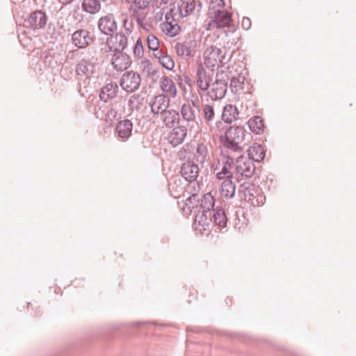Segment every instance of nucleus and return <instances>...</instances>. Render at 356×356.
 <instances>
[{"instance_id": "nucleus-1", "label": "nucleus", "mask_w": 356, "mask_h": 356, "mask_svg": "<svg viewBox=\"0 0 356 356\" xmlns=\"http://www.w3.org/2000/svg\"><path fill=\"white\" fill-rule=\"evenodd\" d=\"M250 136L243 127L231 126L226 130L225 135L220 137V140L227 153H241L245 145V138Z\"/></svg>"}, {"instance_id": "nucleus-2", "label": "nucleus", "mask_w": 356, "mask_h": 356, "mask_svg": "<svg viewBox=\"0 0 356 356\" xmlns=\"http://www.w3.org/2000/svg\"><path fill=\"white\" fill-rule=\"evenodd\" d=\"M224 6L223 0H216V3L212 1L210 3L209 15L212 19L208 23V29H220L232 26L233 24L232 15L229 12L222 9Z\"/></svg>"}, {"instance_id": "nucleus-3", "label": "nucleus", "mask_w": 356, "mask_h": 356, "mask_svg": "<svg viewBox=\"0 0 356 356\" xmlns=\"http://www.w3.org/2000/svg\"><path fill=\"white\" fill-rule=\"evenodd\" d=\"M232 54H227L226 48H218L211 46L204 51V65L209 69L213 71V68L217 66L224 65L229 62Z\"/></svg>"}, {"instance_id": "nucleus-4", "label": "nucleus", "mask_w": 356, "mask_h": 356, "mask_svg": "<svg viewBox=\"0 0 356 356\" xmlns=\"http://www.w3.org/2000/svg\"><path fill=\"white\" fill-rule=\"evenodd\" d=\"M256 167L250 159L239 155L236 158L234 178L239 181L243 177L250 178L255 172Z\"/></svg>"}, {"instance_id": "nucleus-5", "label": "nucleus", "mask_w": 356, "mask_h": 356, "mask_svg": "<svg viewBox=\"0 0 356 356\" xmlns=\"http://www.w3.org/2000/svg\"><path fill=\"white\" fill-rule=\"evenodd\" d=\"M229 77L222 72L216 74V81L211 84V88L208 92V95L212 100L222 99L227 92V83Z\"/></svg>"}, {"instance_id": "nucleus-6", "label": "nucleus", "mask_w": 356, "mask_h": 356, "mask_svg": "<svg viewBox=\"0 0 356 356\" xmlns=\"http://www.w3.org/2000/svg\"><path fill=\"white\" fill-rule=\"evenodd\" d=\"M97 27L100 32L108 36L106 43L111 39L118 29L117 22L113 14H108L101 17L97 22Z\"/></svg>"}, {"instance_id": "nucleus-7", "label": "nucleus", "mask_w": 356, "mask_h": 356, "mask_svg": "<svg viewBox=\"0 0 356 356\" xmlns=\"http://www.w3.org/2000/svg\"><path fill=\"white\" fill-rule=\"evenodd\" d=\"M141 83L140 76L133 71L124 72L120 80V85L123 90L128 92H134L137 90Z\"/></svg>"}, {"instance_id": "nucleus-8", "label": "nucleus", "mask_w": 356, "mask_h": 356, "mask_svg": "<svg viewBox=\"0 0 356 356\" xmlns=\"http://www.w3.org/2000/svg\"><path fill=\"white\" fill-rule=\"evenodd\" d=\"M95 37L87 29H80L72 35V44L79 49H85L94 42Z\"/></svg>"}, {"instance_id": "nucleus-9", "label": "nucleus", "mask_w": 356, "mask_h": 356, "mask_svg": "<svg viewBox=\"0 0 356 356\" xmlns=\"http://www.w3.org/2000/svg\"><path fill=\"white\" fill-rule=\"evenodd\" d=\"M24 22L33 29H43L47 24V16L44 11L37 10L31 12Z\"/></svg>"}, {"instance_id": "nucleus-10", "label": "nucleus", "mask_w": 356, "mask_h": 356, "mask_svg": "<svg viewBox=\"0 0 356 356\" xmlns=\"http://www.w3.org/2000/svg\"><path fill=\"white\" fill-rule=\"evenodd\" d=\"M170 106V98L164 94L155 96L150 102L151 111L155 115H163Z\"/></svg>"}, {"instance_id": "nucleus-11", "label": "nucleus", "mask_w": 356, "mask_h": 356, "mask_svg": "<svg viewBox=\"0 0 356 356\" xmlns=\"http://www.w3.org/2000/svg\"><path fill=\"white\" fill-rule=\"evenodd\" d=\"M195 47L196 41L194 40H187L182 42H177L175 45V49L177 55L187 58L194 56Z\"/></svg>"}, {"instance_id": "nucleus-12", "label": "nucleus", "mask_w": 356, "mask_h": 356, "mask_svg": "<svg viewBox=\"0 0 356 356\" xmlns=\"http://www.w3.org/2000/svg\"><path fill=\"white\" fill-rule=\"evenodd\" d=\"M168 136V140L172 146L176 147L181 144L187 136V127L184 124L172 127Z\"/></svg>"}, {"instance_id": "nucleus-13", "label": "nucleus", "mask_w": 356, "mask_h": 356, "mask_svg": "<svg viewBox=\"0 0 356 356\" xmlns=\"http://www.w3.org/2000/svg\"><path fill=\"white\" fill-rule=\"evenodd\" d=\"M131 64L130 56L124 52H115L111 58V65L117 71H124Z\"/></svg>"}, {"instance_id": "nucleus-14", "label": "nucleus", "mask_w": 356, "mask_h": 356, "mask_svg": "<svg viewBox=\"0 0 356 356\" xmlns=\"http://www.w3.org/2000/svg\"><path fill=\"white\" fill-rule=\"evenodd\" d=\"M199 171L198 165L190 161L184 163L180 169L181 175L188 182L197 179Z\"/></svg>"}, {"instance_id": "nucleus-15", "label": "nucleus", "mask_w": 356, "mask_h": 356, "mask_svg": "<svg viewBox=\"0 0 356 356\" xmlns=\"http://www.w3.org/2000/svg\"><path fill=\"white\" fill-rule=\"evenodd\" d=\"M95 71V65L90 58L81 59L76 65V74L79 76L90 77Z\"/></svg>"}, {"instance_id": "nucleus-16", "label": "nucleus", "mask_w": 356, "mask_h": 356, "mask_svg": "<svg viewBox=\"0 0 356 356\" xmlns=\"http://www.w3.org/2000/svg\"><path fill=\"white\" fill-rule=\"evenodd\" d=\"M132 130L133 123L128 119L120 120L115 127L118 138L122 141H127L130 138Z\"/></svg>"}, {"instance_id": "nucleus-17", "label": "nucleus", "mask_w": 356, "mask_h": 356, "mask_svg": "<svg viewBox=\"0 0 356 356\" xmlns=\"http://www.w3.org/2000/svg\"><path fill=\"white\" fill-rule=\"evenodd\" d=\"M180 112L183 121L187 122V126H190L191 123L197 124V119L200 118V113L197 109L191 108L189 104H183Z\"/></svg>"}, {"instance_id": "nucleus-18", "label": "nucleus", "mask_w": 356, "mask_h": 356, "mask_svg": "<svg viewBox=\"0 0 356 356\" xmlns=\"http://www.w3.org/2000/svg\"><path fill=\"white\" fill-rule=\"evenodd\" d=\"M118 92V86L115 83H108L103 86L99 92V98L101 100L107 102L114 99Z\"/></svg>"}, {"instance_id": "nucleus-19", "label": "nucleus", "mask_w": 356, "mask_h": 356, "mask_svg": "<svg viewBox=\"0 0 356 356\" xmlns=\"http://www.w3.org/2000/svg\"><path fill=\"white\" fill-rule=\"evenodd\" d=\"M160 87L161 90L165 93V95H167L170 99L176 97L177 91L175 83L169 77L166 76L161 77Z\"/></svg>"}, {"instance_id": "nucleus-20", "label": "nucleus", "mask_w": 356, "mask_h": 356, "mask_svg": "<svg viewBox=\"0 0 356 356\" xmlns=\"http://www.w3.org/2000/svg\"><path fill=\"white\" fill-rule=\"evenodd\" d=\"M197 84L200 89L202 91L207 90L212 81V79L207 75L206 70L201 65L197 67Z\"/></svg>"}, {"instance_id": "nucleus-21", "label": "nucleus", "mask_w": 356, "mask_h": 356, "mask_svg": "<svg viewBox=\"0 0 356 356\" xmlns=\"http://www.w3.org/2000/svg\"><path fill=\"white\" fill-rule=\"evenodd\" d=\"M248 159L254 162H261L263 161L266 156V151L264 148L259 144H254L248 149Z\"/></svg>"}, {"instance_id": "nucleus-22", "label": "nucleus", "mask_w": 356, "mask_h": 356, "mask_svg": "<svg viewBox=\"0 0 356 356\" xmlns=\"http://www.w3.org/2000/svg\"><path fill=\"white\" fill-rule=\"evenodd\" d=\"M238 115L239 113L236 106L227 104L223 108L221 118L224 122L231 124L238 118Z\"/></svg>"}, {"instance_id": "nucleus-23", "label": "nucleus", "mask_w": 356, "mask_h": 356, "mask_svg": "<svg viewBox=\"0 0 356 356\" xmlns=\"http://www.w3.org/2000/svg\"><path fill=\"white\" fill-rule=\"evenodd\" d=\"M235 191V184L231 179H226L221 183L220 194L222 197L231 199L234 196Z\"/></svg>"}, {"instance_id": "nucleus-24", "label": "nucleus", "mask_w": 356, "mask_h": 356, "mask_svg": "<svg viewBox=\"0 0 356 356\" xmlns=\"http://www.w3.org/2000/svg\"><path fill=\"white\" fill-rule=\"evenodd\" d=\"M211 218L216 225L219 227L224 228L227 227V218L226 217L225 211L220 207H216L211 212Z\"/></svg>"}, {"instance_id": "nucleus-25", "label": "nucleus", "mask_w": 356, "mask_h": 356, "mask_svg": "<svg viewBox=\"0 0 356 356\" xmlns=\"http://www.w3.org/2000/svg\"><path fill=\"white\" fill-rule=\"evenodd\" d=\"M163 122L169 128L176 127L180 122V116L178 111L171 109L168 110L163 115Z\"/></svg>"}, {"instance_id": "nucleus-26", "label": "nucleus", "mask_w": 356, "mask_h": 356, "mask_svg": "<svg viewBox=\"0 0 356 356\" xmlns=\"http://www.w3.org/2000/svg\"><path fill=\"white\" fill-rule=\"evenodd\" d=\"M170 18L173 19L169 14L165 15L166 22L163 24L162 29L165 35L174 37L179 33L180 26L177 24H173L172 22L170 21Z\"/></svg>"}, {"instance_id": "nucleus-27", "label": "nucleus", "mask_w": 356, "mask_h": 356, "mask_svg": "<svg viewBox=\"0 0 356 356\" xmlns=\"http://www.w3.org/2000/svg\"><path fill=\"white\" fill-rule=\"evenodd\" d=\"M81 8L84 12L95 15L100 10L101 3L99 0H83Z\"/></svg>"}, {"instance_id": "nucleus-28", "label": "nucleus", "mask_w": 356, "mask_h": 356, "mask_svg": "<svg viewBox=\"0 0 356 356\" xmlns=\"http://www.w3.org/2000/svg\"><path fill=\"white\" fill-rule=\"evenodd\" d=\"M215 201L211 193L204 194L201 198V208L202 211H206L211 216V212L214 209Z\"/></svg>"}, {"instance_id": "nucleus-29", "label": "nucleus", "mask_w": 356, "mask_h": 356, "mask_svg": "<svg viewBox=\"0 0 356 356\" xmlns=\"http://www.w3.org/2000/svg\"><path fill=\"white\" fill-rule=\"evenodd\" d=\"M179 10L182 17H186L191 13L195 8V0H180L179 4Z\"/></svg>"}, {"instance_id": "nucleus-30", "label": "nucleus", "mask_w": 356, "mask_h": 356, "mask_svg": "<svg viewBox=\"0 0 356 356\" xmlns=\"http://www.w3.org/2000/svg\"><path fill=\"white\" fill-rule=\"evenodd\" d=\"M248 127L250 129L256 134H260L263 132L264 124L262 118L260 116H254L248 120Z\"/></svg>"}, {"instance_id": "nucleus-31", "label": "nucleus", "mask_w": 356, "mask_h": 356, "mask_svg": "<svg viewBox=\"0 0 356 356\" xmlns=\"http://www.w3.org/2000/svg\"><path fill=\"white\" fill-rule=\"evenodd\" d=\"M116 44L115 47V52H123L127 47V38L122 33H116L115 36Z\"/></svg>"}, {"instance_id": "nucleus-32", "label": "nucleus", "mask_w": 356, "mask_h": 356, "mask_svg": "<svg viewBox=\"0 0 356 356\" xmlns=\"http://www.w3.org/2000/svg\"><path fill=\"white\" fill-rule=\"evenodd\" d=\"M245 79V77L241 75H238L236 77H232L229 85L232 92H236L239 89H243Z\"/></svg>"}, {"instance_id": "nucleus-33", "label": "nucleus", "mask_w": 356, "mask_h": 356, "mask_svg": "<svg viewBox=\"0 0 356 356\" xmlns=\"http://www.w3.org/2000/svg\"><path fill=\"white\" fill-rule=\"evenodd\" d=\"M222 154L225 156V161L223 165H227V168H232V165L236 162L237 156L241 155V153H227L225 147L221 149Z\"/></svg>"}, {"instance_id": "nucleus-34", "label": "nucleus", "mask_w": 356, "mask_h": 356, "mask_svg": "<svg viewBox=\"0 0 356 356\" xmlns=\"http://www.w3.org/2000/svg\"><path fill=\"white\" fill-rule=\"evenodd\" d=\"M209 221H211V216H209L206 211H202L201 213H197L195 216V222L200 226L208 225Z\"/></svg>"}, {"instance_id": "nucleus-35", "label": "nucleus", "mask_w": 356, "mask_h": 356, "mask_svg": "<svg viewBox=\"0 0 356 356\" xmlns=\"http://www.w3.org/2000/svg\"><path fill=\"white\" fill-rule=\"evenodd\" d=\"M159 63L167 70H172L175 67V63L167 52L160 58Z\"/></svg>"}, {"instance_id": "nucleus-36", "label": "nucleus", "mask_w": 356, "mask_h": 356, "mask_svg": "<svg viewBox=\"0 0 356 356\" xmlns=\"http://www.w3.org/2000/svg\"><path fill=\"white\" fill-rule=\"evenodd\" d=\"M230 170V168H227V165H223V166L221 168V170L216 173V177L218 179H230V178H233L234 175Z\"/></svg>"}, {"instance_id": "nucleus-37", "label": "nucleus", "mask_w": 356, "mask_h": 356, "mask_svg": "<svg viewBox=\"0 0 356 356\" xmlns=\"http://www.w3.org/2000/svg\"><path fill=\"white\" fill-rule=\"evenodd\" d=\"M133 51L135 57L143 58L144 51L142 40L140 38H138V40H136L134 47Z\"/></svg>"}, {"instance_id": "nucleus-38", "label": "nucleus", "mask_w": 356, "mask_h": 356, "mask_svg": "<svg viewBox=\"0 0 356 356\" xmlns=\"http://www.w3.org/2000/svg\"><path fill=\"white\" fill-rule=\"evenodd\" d=\"M204 119L208 122H211L213 120L215 112L213 107L209 104H206L203 108Z\"/></svg>"}, {"instance_id": "nucleus-39", "label": "nucleus", "mask_w": 356, "mask_h": 356, "mask_svg": "<svg viewBox=\"0 0 356 356\" xmlns=\"http://www.w3.org/2000/svg\"><path fill=\"white\" fill-rule=\"evenodd\" d=\"M147 43L149 50H155L159 48V41L158 38L153 34H149L147 38Z\"/></svg>"}, {"instance_id": "nucleus-40", "label": "nucleus", "mask_w": 356, "mask_h": 356, "mask_svg": "<svg viewBox=\"0 0 356 356\" xmlns=\"http://www.w3.org/2000/svg\"><path fill=\"white\" fill-rule=\"evenodd\" d=\"M140 67L146 71L148 74H154L156 71L153 69L152 63L147 58H143L140 63Z\"/></svg>"}, {"instance_id": "nucleus-41", "label": "nucleus", "mask_w": 356, "mask_h": 356, "mask_svg": "<svg viewBox=\"0 0 356 356\" xmlns=\"http://www.w3.org/2000/svg\"><path fill=\"white\" fill-rule=\"evenodd\" d=\"M258 192L254 191L253 188L247 187L244 190L245 200L252 205V202L254 201V200H255L256 194Z\"/></svg>"}, {"instance_id": "nucleus-42", "label": "nucleus", "mask_w": 356, "mask_h": 356, "mask_svg": "<svg viewBox=\"0 0 356 356\" xmlns=\"http://www.w3.org/2000/svg\"><path fill=\"white\" fill-rule=\"evenodd\" d=\"M196 152L200 157L198 158V160H200L201 162H203L205 160L208 153L207 146L203 143L199 144L197 147Z\"/></svg>"}, {"instance_id": "nucleus-43", "label": "nucleus", "mask_w": 356, "mask_h": 356, "mask_svg": "<svg viewBox=\"0 0 356 356\" xmlns=\"http://www.w3.org/2000/svg\"><path fill=\"white\" fill-rule=\"evenodd\" d=\"M141 97L139 94L131 95L128 101V106L131 108H137L139 107Z\"/></svg>"}, {"instance_id": "nucleus-44", "label": "nucleus", "mask_w": 356, "mask_h": 356, "mask_svg": "<svg viewBox=\"0 0 356 356\" xmlns=\"http://www.w3.org/2000/svg\"><path fill=\"white\" fill-rule=\"evenodd\" d=\"M265 200V196L261 193H257L256 194L255 200H254V201L252 202V205L254 207H259L260 205H262L264 203Z\"/></svg>"}, {"instance_id": "nucleus-45", "label": "nucleus", "mask_w": 356, "mask_h": 356, "mask_svg": "<svg viewBox=\"0 0 356 356\" xmlns=\"http://www.w3.org/2000/svg\"><path fill=\"white\" fill-rule=\"evenodd\" d=\"M133 2L138 9H144L149 3V0H133Z\"/></svg>"}, {"instance_id": "nucleus-46", "label": "nucleus", "mask_w": 356, "mask_h": 356, "mask_svg": "<svg viewBox=\"0 0 356 356\" xmlns=\"http://www.w3.org/2000/svg\"><path fill=\"white\" fill-rule=\"evenodd\" d=\"M251 19L248 17H243L241 22V26L244 30H249L251 27Z\"/></svg>"}, {"instance_id": "nucleus-47", "label": "nucleus", "mask_w": 356, "mask_h": 356, "mask_svg": "<svg viewBox=\"0 0 356 356\" xmlns=\"http://www.w3.org/2000/svg\"><path fill=\"white\" fill-rule=\"evenodd\" d=\"M152 51H153L154 56L158 58L159 60H160V58H161V56H163L167 51L165 49L160 48V47L155 50Z\"/></svg>"}, {"instance_id": "nucleus-48", "label": "nucleus", "mask_w": 356, "mask_h": 356, "mask_svg": "<svg viewBox=\"0 0 356 356\" xmlns=\"http://www.w3.org/2000/svg\"><path fill=\"white\" fill-rule=\"evenodd\" d=\"M200 101L198 99H196L195 100H191L190 102L185 103L184 104H189L191 108H195L198 110V113H200Z\"/></svg>"}, {"instance_id": "nucleus-49", "label": "nucleus", "mask_w": 356, "mask_h": 356, "mask_svg": "<svg viewBox=\"0 0 356 356\" xmlns=\"http://www.w3.org/2000/svg\"><path fill=\"white\" fill-rule=\"evenodd\" d=\"M146 18V15L143 13H140L138 15L135 17V19L138 24V26H142L143 22Z\"/></svg>"}, {"instance_id": "nucleus-50", "label": "nucleus", "mask_w": 356, "mask_h": 356, "mask_svg": "<svg viewBox=\"0 0 356 356\" xmlns=\"http://www.w3.org/2000/svg\"><path fill=\"white\" fill-rule=\"evenodd\" d=\"M216 126L218 129L222 130L225 129V127L223 126V123L221 121H217L216 123Z\"/></svg>"}, {"instance_id": "nucleus-51", "label": "nucleus", "mask_w": 356, "mask_h": 356, "mask_svg": "<svg viewBox=\"0 0 356 356\" xmlns=\"http://www.w3.org/2000/svg\"><path fill=\"white\" fill-rule=\"evenodd\" d=\"M59 3L62 4H69L72 3L74 0H58Z\"/></svg>"}, {"instance_id": "nucleus-52", "label": "nucleus", "mask_w": 356, "mask_h": 356, "mask_svg": "<svg viewBox=\"0 0 356 356\" xmlns=\"http://www.w3.org/2000/svg\"><path fill=\"white\" fill-rule=\"evenodd\" d=\"M147 26H149V24L147 23H144V22H143L142 24V26H139L140 28L147 31Z\"/></svg>"}, {"instance_id": "nucleus-53", "label": "nucleus", "mask_w": 356, "mask_h": 356, "mask_svg": "<svg viewBox=\"0 0 356 356\" xmlns=\"http://www.w3.org/2000/svg\"><path fill=\"white\" fill-rule=\"evenodd\" d=\"M133 12H134L133 17L135 19V17H136V15H138L140 13V12H139L137 9H134V10H133Z\"/></svg>"}, {"instance_id": "nucleus-54", "label": "nucleus", "mask_w": 356, "mask_h": 356, "mask_svg": "<svg viewBox=\"0 0 356 356\" xmlns=\"http://www.w3.org/2000/svg\"><path fill=\"white\" fill-rule=\"evenodd\" d=\"M198 6L200 7V8L197 10V11H200L202 7V3H199Z\"/></svg>"}, {"instance_id": "nucleus-55", "label": "nucleus", "mask_w": 356, "mask_h": 356, "mask_svg": "<svg viewBox=\"0 0 356 356\" xmlns=\"http://www.w3.org/2000/svg\"><path fill=\"white\" fill-rule=\"evenodd\" d=\"M229 300H228V298H227V299L225 300V302H226V303H227V304H228Z\"/></svg>"}, {"instance_id": "nucleus-56", "label": "nucleus", "mask_w": 356, "mask_h": 356, "mask_svg": "<svg viewBox=\"0 0 356 356\" xmlns=\"http://www.w3.org/2000/svg\"><path fill=\"white\" fill-rule=\"evenodd\" d=\"M109 50H111V51L112 50V47H111V46L109 47Z\"/></svg>"}]
</instances>
